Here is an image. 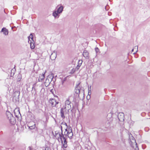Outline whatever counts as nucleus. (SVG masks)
Here are the masks:
<instances>
[{
    "label": "nucleus",
    "mask_w": 150,
    "mask_h": 150,
    "mask_svg": "<svg viewBox=\"0 0 150 150\" xmlns=\"http://www.w3.org/2000/svg\"><path fill=\"white\" fill-rule=\"evenodd\" d=\"M71 102L69 99L67 100L65 102L64 108L61 109L60 113L61 117L64 118L65 117L64 114H69L70 111H71Z\"/></svg>",
    "instance_id": "nucleus-1"
},
{
    "label": "nucleus",
    "mask_w": 150,
    "mask_h": 150,
    "mask_svg": "<svg viewBox=\"0 0 150 150\" xmlns=\"http://www.w3.org/2000/svg\"><path fill=\"white\" fill-rule=\"evenodd\" d=\"M65 127L66 128L65 129V131L64 133L63 136L65 138L67 137L70 139H71L73 137V134L72 132V130L71 127H68L65 123H62L61 124V129L62 131V128Z\"/></svg>",
    "instance_id": "nucleus-2"
},
{
    "label": "nucleus",
    "mask_w": 150,
    "mask_h": 150,
    "mask_svg": "<svg viewBox=\"0 0 150 150\" xmlns=\"http://www.w3.org/2000/svg\"><path fill=\"white\" fill-rule=\"evenodd\" d=\"M6 114L10 123L13 125H14L15 123V119L13 117L12 115L8 111H7L6 112Z\"/></svg>",
    "instance_id": "nucleus-3"
},
{
    "label": "nucleus",
    "mask_w": 150,
    "mask_h": 150,
    "mask_svg": "<svg viewBox=\"0 0 150 150\" xmlns=\"http://www.w3.org/2000/svg\"><path fill=\"white\" fill-rule=\"evenodd\" d=\"M33 38V35L32 34H30L28 37V42L30 44V47L32 49H34L35 47Z\"/></svg>",
    "instance_id": "nucleus-4"
},
{
    "label": "nucleus",
    "mask_w": 150,
    "mask_h": 150,
    "mask_svg": "<svg viewBox=\"0 0 150 150\" xmlns=\"http://www.w3.org/2000/svg\"><path fill=\"white\" fill-rule=\"evenodd\" d=\"M53 77L51 75L48 76L45 82V84L46 86L47 87L48 86L50 82L52 80Z\"/></svg>",
    "instance_id": "nucleus-5"
},
{
    "label": "nucleus",
    "mask_w": 150,
    "mask_h": 150,
    "mask_svg": "<svg viewBox=\"0 0 150 150\" xmlns=\"http://www.w3.org/2000/svg\"><path fill=\"white\" fill-rule=\"evenodd\" d=\"M60 139L64 147L65 148H66L67 146V144L66 138L64 136H62V138H61Z\"/></svg>",
    "instance_id": "nucleus-6"
},
{
    "label": "nucleus",
    "mask_w": 150,
    "mask_h": 150,
    "mask_svg": "<svg viewBox=\"0 0 150 150\" xmlns=\"http://www.w3.org/2000/svg\"><path fill=\"white\" fill-rule=\"evenodd\" d=\"M118 118L120 121H123L124 120V114L123 113H120L118 115Z\"/></svg>",
    "instance_id": "nucleus-7"
},
{
    "label": "nucleus",
    "mask_w": 150,
    "mask_h": 150,
    "mask_svg": "<svg viewBox=\"0 0 150 150\" xmlns=\"http://www.w3.org/2000/svg\"><path fill=\"white\" fill-rule=\"evenodd\" d=\"M49 102L52 106H55L58 103V102H57L56 100L55 99H50Z\"/></svg>",
    "instance_id": "nucleus-8"
},
{
    "label": "nucleus",
    "mask_w": 150,
    "mask_h": 150,
    "mask_svg": "<svg viewBox=\"0 0 150 150\" xmlns=\"http://www.w3.org/2000/svg\"><path fill=\"white\" fill-rule=\"evenodd\" d=\"M57 57V52L55 51H54L52 53L50 58L51 60H54Z\"/></svg>",
    "instance_id": "nucleus-9"
},
{
    "label": "nucleus",
    "mask_w": 150,
    "mask_h": 150,
    "mask_svg": "<svg viewBox=\"0 0 150 150\" xmlns=\"http://www.w3.org/2000/svg\"><path fill=\"white\" fill-rule=\"evenodd\" d=\"M54 135L56 138L60 139L62 138V136H64L63 134H60L57 131L55 132Z\"/></svg>",
    "instance_id": "nucleus-10"
},
{
    "label": "nucleus",
    "mask_w": 150,
    "mask_h": 150,
    "mask_svg": "<svg viewBox=\"0 0 150 150\" xmlns=\"http://www.w3.org/2000/svg\"><path fill=\"white\" fill-rule=\"evenodd\" d=\"M59 14L56 10H54L53 12L52 15L55 18H58L59 17Z\"/></svg>",
    "instance_id": "nucleus-11"
},
{
    "label": "nucleus",
    "mask_w": 150,
    "mask_h": 150,
    "mask_svg": "<svg viewBox=\"0 0 150 150\" xmlns=\"http://www.w3.org/2000/svg\"><path fill=\"white\" fill-rule=\"evenodd\" d=\"M14 113L15 116L16 117L18 116L21 115L19 109L18 108H16L14 110Z\"/></svg>",
    "instance_id": "nucleus-12"
},
{
    "label": "nucleus",
    "mask_w": 150,
    "mask_h": 150,
    "mask_svg": "<svg viewBox=\"0 0 150 150\" xmlns=\"http://www.w3.org/2000/svg\"><path fill=\"white\" fill-rule=\"evenodd\" d=\"M45 72L44 74L42 73V74H40L39 75L38 78V81H42L45 78Z\"/></svg>",
    "instance_id": "nucleus-13"
},
{
    "label": "nucleus",
    "mask_w": 150,
    "mask_h": 150,
    "mask_svg": "<svg viewBox=\"0 0 150 150\" xmlns=\"http://www.w3.org/2000/svg\"><path fill=\"white\" fill-rule=\"evenodd\" d=\"M83 56L86 58L88 59L89 58V53L86 50H84L83 52Z\"/></svg>",
    "instance_id": "nucleus-14"
},
{
    "label": "nucleus",
    "mask_w": 150,
    "mask_h": 150,
    "mask_svg": "<svg viewBox=\"0 0 150 150\" xmlns=\"http://www.w3.org/2000/svg\"><path fill=\"white\" fill-rule=\"evenodd\" d=\"M1 31L5 35H7L8 34V31L5 28H3Z\"/></svg>",
    "instance_id": "nucleus-15"
},
{
    "label": "nucleus",
    "mask_w": 150,
    "mask_h": 150,
    "mask_svg": "<svg viewBox=\"0 0 150 150\" xmlns=\"http://www.w3.org/2000/svg\"><path fill=\"white\" fill-rule=\"evenodd\" d=\"M63 9V7L62 6H60L57 9V10L56 11L59 14H60L62 12Z\"/></svg>",
    "instance_id": "nucleus-16"
},
{
    "label": "nucleus",
    "mask_w": 150,
    "mask_h": 150,
    "mask_svg": "<svg viewBox=\"0 0 150 150\" xmlns=\"http://www.w3.org/2000/svg\"><path fill=\"white\" fill-rule=\"evenodd\" d=\"M92 65L91 63H88L87 64L86 66V70L88 71L90 69L92 68Z\"/></svg>",
    "instance_id": "nucleus-17"
},
{
    "label": "nucleus",
    "mask_w": 150,
    "mask_h": 150,
    "mask_svg": "<svg viewBox=\"0 0 150 150\" xmlns=\"http://www.w3.org/2000/svg\"><path fill=\"white\" fill-rule=\"evenodd\" d=\"M132 52H134V54L136 53L138 51V47L137 46H135L134 48L132 50Z\"/></svg>",
    "instance_id": "nucleus-18"
},
{
    "label": "nucleus",
    "mask_w": 150,
    "mask_h": 150,
    "mask_svg": "<svg viewBox=\"0 0 150 150\" xmlns=\"http://www.w3.org/2000/svg\"><path fill=\"white\" fill-rule=\"evenodd\" d=\"M80 67L77 66L75 69H73L72 71L71 72V74H73L74 73L75 71L78 70L79 69Z\"/></svg>",
    "instance_id": "nucleus-19"
},
{
    "label": "nucleus",
    "mask_w": 150,
    "mask_h": 150,
    "mask_svg": "<svg viewBox=\"0 0 150 150\" xmlns=\"http://www.w3.org/2000/svg\"><path fill=\"white\" fill-rule=\"evenodd\" d=\"M131 142L132 143L133 145L135 144L136 146L137 145V143L136 142L135 140L134 139H132V141L131 140Z\"/></svg>",
    "instance_id": "nucleus-20"
},
{
    "label": "nucleus",
    "mask_w": 150,
    "mask_h": 150,
    "mask_svg": "<svg viewBox=\"0 0 150 150\" xmlns=\"http://www.w3.org/2000/svg\"><path fill=\"white\" fill-rule=\"evenodd\" d=\"M18 79L17 80L18 81H20L21 79V76L20 74H18Z\"/></svg>",
    "instance_id": "nucleus-21"
},
{
    "label": "nucleus",
    "mask_w": 150,
    "mask_h": 150,
    "mask_svg": "<svg viewBox=\"0 0 150 150\" xmlns=\"http://www.w3.org/2000/svg\"><path fill=\"white\" fill-rule=\"evenodd\" d=\"M42 150H50V148L48 146L43 147L42 148Z\"/></svg>",
    "instance_id": "nucleus-22"
},
{
    "label": "nucleus",
    "mask_w": 150,
    "mask_h": 150,
    "mask_svg": "<svg viewBox=\"0 0 150 150\" xmlns=\"http://www.w3.org/2000/svg\"><path fill=\"white\" fill-rule=\"evenodd\" d=\"M110 116L111 117L110 118V119L109 120V122H110L112 120V118L111 117V114H109L108 115V117L109 116Z\"/></svg>",
    "instance_id": "nucleus-23"
},
{
    "label": "nucleus",
    "mask_w": 150,
    "mask_h": 150,
    "mask_svg": "<svg viewBox=\"0 0 150 150\" xmlns=\"http://www.w3.org/2000/svg\"><path fill=\"white\" fill-rule=\"evenodd\" d=\"M35 127V125L34 124L33 126H30L29 127V128L30 129H34Z\"/></svg>",
    "instance_id": "nucleus-24"
},
{
    "label": "nucleus",
    "mask_w": 150,
    "mask_h": 150,
    "mask_svg": "<svg viewBox=\"0 0 150 150\" xmlns=\"http://www.w3.org/2000/svg\"><path fill=\"white\" fill-rule=\"evenodd\" d=\"M82 62L83 61L82 60H80L78 61V64L81 65Z\"/></svg>",
    "instance_id": "nucleus-25"
},
{
    "label": "nucleus",
    "mask_w": 150,
    "mask_h": 150,
    "mask_svg": "<svg viewBox=\"0 0 150 150\" xmlns=\"http://www.w3.org/2000/svg\"><path fill=\"white\" fill-rule=\"evenodd\" d=\"M95 51H96V52L97 53L99 51V49L97 47H96V48H95Z\"/></svg>",
    "instance_id": "nucleus-26"
},
{
    "label": "nucleus",
    "mask_w": 150,
    "mask_h": 150,
    "mask_svg": "<svg viewBox=\"0 0 150 150\" xmlns=\"http://www.w3.org/2000/svg\"><path fill=\"white\" fill-rule=\"evenodd\" d=\"M81 65V64H78V65L77 66L79 67H80Z\"/></svg>",
    "instance_id": "nucleus-27"
},
{
    "label": "nucleus",
    "mask_w": 150,
    "mask_h": 150,
    "mask_svg": "<svg viewBox=\"0 0 150 150\" xmlns=\"http://www.w3.org/2000/svg\"><path fill=\"white\" fill-rule=\"evenodd\" d=\"M29 150H33L31 147H29Z\"/></svg>",
    "instance_id": "nucleus-28"
},
{
    "label": "nucleus",
    "mask_w": 150,
    "mask_h": 150,
    "mask_svg": "<svg viewBox=\"0 0 150 150\" xmlns=\"http://www.w3.org/2000/svg\"><path fill=\"white\" fill-rule=\"evenodd\" d=\"M78 92L79 93L80 92V91H79V90H78Z\"/></svg>",
    "instance_id": "nucleus-29"
}]
</instances>
